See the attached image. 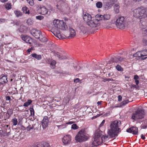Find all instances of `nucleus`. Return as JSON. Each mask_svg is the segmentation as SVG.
Returning <instances> with one entry per match:
<instances>
[{"label": "nucleus", "mask_w": 147, "mask_h": 147, "mask_svg": "<svg viewBox=\"0 0 147 147\" xmlns=\"http://www.w3.org/2000/svg\"><path fill=\"white\" fill-rule=\"evenodd\" d=\"M67 27L65 22L63 20H55L53 21V25L51 32L57 37L60 39L65 38V36L61 35L59 29L65 30Z\"/></svg>", "instance_id": "f257e3e1"}, {"label": "nucleus", "mask_w": 147, "mask_h": 147, "mask_svg": "<svg viewBox=\"0 0 147 147\" xmlns=\"http://www.w3.org/2000/svg\"><path fill=\"white\" fill-rule=\"evenodd\" d=\"M120 122L118 121H113L110 125V128L107 131V134L110 138L117 136L119 133L121 131L119 128V124H120Z\"/></svg>", "instance_id": "f03ea898"}, {"label": "nucleus", "mask_w": 147, "mask_h": 147, "mask_svg": "<svg viewBox=\"0 0 147 147\" xmlns=\"http://www.w3.org/2000/svg\"><path fill=\"white\" fill-rule=\"evenodd\" d=\"M132 12L133 16L135 18L140 19L147 18V8L143 7H138L134 9Z\"/></svg>", "instance_id": "7ed1b4c3"}, {"label": "nucleus", "mask_w": 147, "mask_h": 147, "mask_svg": "<svg viewBox=\"0 0 147 147\" xmlns=\"http://www.w3.org/2000/svg\"><path fill=\"white\" fill-rule=\"evenodd\" d=\"M102 131L99 130H97L95 134L94 141L92 144L90 145V147L96 146L104 142V140L101 136Z\"/></svg>", "instance_id": "20e7f679"}, {"label": "nucleus", "mask_w": 147, "mask_h": 147, "mask_svg": "<svg viewBox=\"0 0 147 147\" xmlns=\"http://www.w3.org/2000/svg\"><path fill=\"white\" fill-rule=\"evenodd\" d=\"M89 135L87 134L84 129L80 131L76 136V140L79 142H82L87 141L89 138Z\"/></svg>", "instance_id": "39448f33"}, {"label": "nucleus", "mask_w": 147, "mask_h": 147, "mask_svg": "<svg viewBox=\"0 0 147 147\" xmlns=\"http://www.w3.org/2000/svg\"><path fill=\"white\" fill-rule=\"evenodd\" d=\"M31 34L36 38L38 39L40 41L45 42L47 41V38L43 36L40 31L39 30L33 29L30 31Z\"/></svg>", "instance_id": "423d86ee"}, {"label": "nucleus", "mask_w": 147, "mask_h": 147, "mask_svg": "<svg viewBox=\"0 0 147 147\" xmlns=\"http://www.w3.org/2000/svg\"><path fill=\"white\" fill-rule=\"evenodd\" d=\"M145 112L142 108H138L136 111L132 114L131 118L134 120L142 119L144 118Z\"/></svg>", "instance_id": "0eeeda50"}, {"label": "nucleus", "mask_w": 147, "mask_h": 147, "mask_svg": "<svg viewBox=\"0 0 147 147\" xmlns=\"http://www.w3.org/2000/svg\"><path fill=\"white\" fill-rule=\"evenodd\" d=\"M126 21L123 17H120L118 18L115 21L117 27L121 29H124L126 23Z\"/></svg>", "instance_id": "6e6552de"}, {"label": "nucleus", "mask_w": 147, "mask_h": 147, "mask_svg": "<svg viewBox=\"0 0 147 147\" xmlns=\"http://www.w3.org/2000/svg\"><path fill=\"white\" fill-rule=\"evenodd\" d=\"M100 21L99 18L95 17V18L91 19L87 25L91 28H95L100 25Z\"/></svg>", "instance_id": "1a4fd4ad"}, {"label": "nucleus", "mask_w": 147, "mask_h": 147, "mask_svg": "<svg viewBox=\"0 0 147 147\" xmlns=\"http://www.w3.org/2000/svg\"><path fill=\"white\" fill-rule=\"evenodd\" d=\"M114 3L113 0H107L104 3V7L105 9H110L113 6Z\"/></svg>", "instance_id": "9d476101"}, {"label": "nucleus", "mask_w": 147, "mask_h": 147, "mask_svg": "<svg viewBox=\"0 0 147 147\" xmlns=\"http://www.w3.org/2000/svg\"><path fill=\"white\" fill-rule=\"evenodd\" d=\"M141 24V28H142V33L143 34L147 33V20H145L142 21V20L140 21Z\"/></svg>", "instance_id": "9b49d317"}, {"label": "nucleus", "mask_w": 147, "mask_h": 147, "mask_svg": "<svg viewBox=\"0 0 147 147\" xmlns=\"http://www.w3.org/2000/svg\"><path fill=\"white\" fill-rule=\"evenodd\" d=\"M126 131L127 132L132 133L134 135H138V128L135 126L130 127Z\"/></svg>", "instance_id": "f8f14e48"}, {"label": "nucleus", "mask_w": 147, "mask_h": 147, "mask_svg": "<svg viewBox=\"0 0 147 147\" xmlns=\"http://www.w3.org/2000/svg\"><path fill=\"white\" fill-rule=\"evenodd\" d=\"M37 10L40 12V13L43 15H45L47 14L48 12V9L45 6L39 7V6H37Z\"/></svg>", "instance_id": "ddd939ff"}, {"label": "nucleus", "mask_w": 147, "mask_h": 147, "mask_svg": "<svg viewBox=\"0 0 147 147\" xmlns=\"http://www.w3.org/2000/svg\"><path fill=\"white\" fill-rule=\"evenodd\" d=\"M95 17L98 18H99L100 21L102 20L103 19L104 20H107L110 19V16L109 14H105L104 15L97 14L95 16Z\"/></svg>", "instance_id": "4468645a"}, {"label": "nucleus", "mask_w": 147, "mask_h": 147, "mask_svg": "<svg viewBox=\"0 0 147 147\" xmlns=\"http://www.w3.org/2000/svg\"><path fill=\"white\" fill-rule=\"evenodd\" d=\"M71 140V136H70L67 135L64 136L63 138L62 142L64 144L66 145L70 143Z\"/></svg>", "instance_id": "2eb2a0df"}, {"label": "nucleus", "mask_w": 147, "mask_h": 147, "mask_svg": "<svg viewBox=\"0 0 147 147\" xmlns=\"http://www.w3.org/2000/svg\"><path fill=\"white\" fill-rule=\"evenodd\" d=\"M83 19L86 22V24H87L92 19V17L90 14L87 13H86L84 14Z\"/></svg>", "instance_id": "dca6fc26"}, {"label": "nucleus", "mask_w": 147, "mask_h": 147, "mask_svg": "<svg viewBox=\"0 0 147 147\" xmlns=\"http://www.w3.org/2000/svg\"><path fill=\"white\" fill-rule=\"evenodd\" d=\"M123 58L120 57V56H117L112 58L111 60L110 61V63L112 64L116 63H117L119 62H121L123 60Z\"/></svg>", "instance_id": "f3484780"}, {"label": "nucleus", "mask_w": 147, "mask_h": 147, "mask_svg": "<svg viewBox=\"0 0 147 147\" xmlns=\"http://www.w3.org/2000/svg\"><path fill=\"white\" fill-rule=\"evenodd\" d=\"M21 38L22 40L24 41L27 43H28L29 44H31L32 40L30 37L27 36H21Z\"/></svg>", "instance_id": "a211bd4d"}, {"label": "nucleus", "mask_w": 147, "mask_h": 147, "mask_svg": "<svg viewBox=\"0 0 147 147\" xmlns=\"http://www.w3.org/2000/svg\"><path fill=\"white\" fill-rule=\"evenodd\" d=\"M48 117L47 116H44L42 122V125L44 128H45L47 127L48 125Z\"/></svg>", "instance_id": "6ab92c4d"}, {"label": "nucleus", "mask_w": 147, "mask_h": 147, "mask_svg": "<svg viewBox=\"0 0 147 147\" xmlns=\"http://www.w3.org/2000/svg\"><path fill=\"white\" fill-rule=\"evenodd\" d=\"M53 54L55 56L57 57L60 59H64L66 58V57L65 56H63L61 54L57 52H53Z\"/></svg>", "instance_id": "aec40b11"}, {"label": "nucleus", "mask_w": 147, "mask_h": 147, "mask_svg": "<svg viewBox=\"0 0 147 147\" xmlns=\"http://www.w3.org/2000/svg\"><path fill=\"white\" fill-rule=\"evenodd\" d=\"M7 76H3L0 78V84H3L7 83Z\"/></svg>", "instance_id": "412c9836"}, {"label": "nucleus", "mask_w": 147, "mask_h": 147, "mask_svg": "<svg viewBox=\"0 0 147 147\" xmlns=\"http://www.w3.org/2000/svg\"><path fill=\"white\" fill-rule=\"evenodd\" d=\"M69 31L70 32V35L68 36L69 38H72L74 37L76 35L75 30L72 28L69 29Z\"/></svg>", "instance_id": "4be33fe9"}, {"label": "nucleus", "mask_w": 147, "mask_h": 147, "mask_svg": "<svg viewBox=\"0 0 147 147\" xmlns=\"http://www.w3.org/2000/svg\"><path fill=\"white\" fill-rule=\"evenodd\" d=\"M49 63L50 64V66L51 68L54 69L55 67L56 64V61L53 60L49 59L48 60Z\"/></svg>", "instance_id": "5701e85b"}, {"label": "nucleus", "mask_w": 147, "mask_h": 147, "mask_svg": "<svg viewBox=\"0 0 147 147\" xmlns=\"http://www.w3.org/2000/svg\"><path fill=\"white\" fill-rule=\"evenodd\" d=\"M31 55L32 57L35 58L37 60H40L42 58V56L40 55H37L36 53H32Z\"/></svg>", "instance_id": "b1692460"}, {"label": "nucleus", "mask_w": 147, "mask_h": 147, "mask_svg": "<svg viewBox=\"0 0 147 147\" xmlns=\"http://www.w3.org/2000/svg\"><path fill=\"white\" fill-rule=\"evenodd\" d=\"M80 28L81 31L83 34L87 33L88 31V29L87 27L84 26H81Z\"/></svg>", "instance_id": "393cba45"}, {"label": "nucleus", "mask_w": 147, "mask_h": 147, "mask_svg": "<svg viewBox=\"0 0 147 147\" xmlns=\"http://www.w3.org/2000/svg\"><path fill=\"white\" fill-rule=\"evenodd\" d=\"M22 11L24 13L29 14H30L29 10L28 9V8L26 6L23 7L22 9Z\"/></svg>", "instance_id": "a878e982"}, {"label": "nucleus", "mask_w": 147, "mask_h": 147, "mask_svg": "<svg viewBox=\"0 0 147 147\" xmlns=\"http://www.w3.org/2000/svg\"><path fill=\"white\" fill-rule=\"evenodd\" d=\"M114 11L116 13H118L119 12V5L116 4L114 5Z\"/></svg>", "instance_id": "bb28decb"}, {"label": "nucleus", "mask_w": 147, "mask_h": 147, "mask_svg": "<svg viewBox=\"0 0 147 147\" xmlns=\"http://www.w3.org/2000/svg\"><path fill=\"white\" fill-rule=\"evenodd\" d=\"M14 13L17 17H18L22 15V13L19 10H16L14 11Z\"/></svg>", "instance_id": "cd10ccee"}, {"label": "nucleus", "mask_w": 147, "mask_h": 147, "mask_svg": "<svg viewBox=\"0 0 147 147\" xmlns=\"http://www.w3.org/2000/svg\"><path fill=\"white\" fill-rule=\"evenodd\" d=\"M140 127L142 129H145L147 128V121H145L141 125Z\"/></svg>", "instance_id": "c85d7f7f"}, {"label": "nucleus", "mask_w": 147, "mask_h": 147, "mask_svg": "<svg viewBox=\"0 0 147 147\" xmlns=\"http://www.w3.org/2000/svg\"><path fill=\"white\" fill-rule=\"evenodd\" d=\"M142 42L144 45L146 46L147 45V37L144 35L143 38Z\"/></svg>", "instance_id": "c756f323"}, {"label": "nucleus", "mask_w": 147, "mask_h": 147, "mask_svg": "<svg viewBox=\"0 0 147 147\" xmlns=\"http://www.w3.org/2000/svg\"><path fill=\"white\" fill-rule=\"evenodd\" d=\"M129 102V101L128 100H125L121 102L120 104L121 106H123L125 105Z\"/></svg>", "instance_id": "7c9ffc66"}, {"label": "nucleus", "mask_w": 147, "mask_h": 147, "mask_svg": "<svg viewBox=\"0 0 147 147\" xmlns=\"http://www.w3.org/2000/svg\"><path fill=\"white\" fill-rule=\"evenodd\" d=\"M5 7L7 10H9L11 8V3H7L5 5Z\"/></svg>", "instance_id": "2f4dec72"}, {"label": "nucleus", "mask_w": 147, "mask_h": 147, "mask_svg": "<svg viewBox=\"0 0 147 147\" xmlns=\"http://www.w3.org/2000/svg\"><path fill=\"white\" fill-rule=\"evenodd\" d=\"M11 122L13 124V125L14 126L16 125L18 123L17 119L15 118L12 119Z\"/></svg>", "instance_id": "473e14b6"}, {"label": "nucleus", "mask_w": 147, "mask_h": 147, "mask_svg": "<svg viewBox=\"0 0 147 147\" xmlns=\"http://www.w3.org/2000/svg\"><path fill=\"white\" fill-rule=\"evenodd\" d=\"M141 57H144L147 56V50H144L141 51Z\"/></svg>", "instance_id": "72a5a7b5"}, {"label": "nucleus", "mask_w": 147, "mask_h": 147, "mask_svg": "<svg viewBox=\"0 0 147 147\" xmlns=\"http://www.w3.org/2000/svg\"><path fill=\"white\" fill-rule=\"evenodd\" d=\"M109 136L108 135H103L101 134V136L102 137V138H103V140H104V142H106V141H107L109 140Z\"/></svg>", "instance_id": "f704fd0d"}, {"label": "nucleus", "mask_w": 147, "mask_h": 147, "mask_svg": "<svg viewBox=\"0 0 147 147\" xmlns=\"http://www.w3.org/2000/svg\"><path fill=\"white\" fill-rule=\"evenodd\" d=\"M141 51H140L137 52L134 55V56L135 57H142V55L141 54Z\"/></svg>", "instance_id": "c9c22d12"}, {"label": "nucleus", "mask_w": 147, "mask_h": 147, "mask_svg": "<svg viewBox=\"0 0 147 147\" xmlns=\"http://www.w3.org/2000/svg\"><path fill=\"white\" fill-rule=\"evenodd\" d=\"M102 4L101 2H98L96 3V6L98 8H101L102 7Z\"/></svg>", "instance_id": "e433bc0d"}, {"label": "nucleus", "mask_w": 147, "mask_h": 147, "mask_svg": "<svg viewBox=\"0 0 147 147\" xmlns=\"http://www.w3.org/2000/svg\"><path fill=\"white\" fill-rule=\"evenodd\" d=\"M18 30L20 32L23 33L24 32L25 30L24 27L22 26H20L18 29Z\"/></svg>", "instance_id": "4c0bfd02"}, {"label": "nucleus", "mask_w": 147, "mask_h": 147, "mask_svg": "<svg viewBox=\"0 0 147 147\" xmlns=\"http://www.w3.org/2000/svg\"><path fill=\"white\" fill-rule=\"evenodd\" d=\"M27 2L31 6H33L34 5V3L33 0H26Z\"/></svg>", "instance_id": "58836bf2"}, {"label": "nucleus", "mask_w": 147, "mask_h": 147, "mask_svg": "<svg viewBox=\"0 0 147 147\" xmlns=\"http://www.w3.org/2000/svg\"><path fill=\"white\" fill-rule=\"evenodd\" d=\"M30 113L31 115L34 116V111L33 108L30 107Z\"/></svg>", "instance_id": "ea45409f"}, {"label": "nucleus", "mask_w": 147, "mask_h": 147, "mask_svg": "<svg viewBox=\"0 0 147 147\" xmlns=\"http://www.w3.org/2000/svg\"><path fill=\"white\" fill-rule=\"evenodd\" d=\"M27 23L29 25H31L33 24V22L31 19H28L27 21Z\"/></svg>", "instance_id": "a19ab883"}, {"label": "nucleus", "mask_w": 147, "mask_h": 147, "mask_svg": "<svg viewBox=\"0 0 147 147\" xmlns=\"http://www.w3.org/2000/svg\"><path fill=\"white\" fill-rule=\"evenodd\" d=\"M78 127L76 125V124H74L71 126V128L73 129H78Z\"/></svg>", "instance_id": "79ce46f5"}, {"label": "nucleus", "mask_w": 147, "mask_h": 147, "mask_svg": "<svg viewBox=\"0 0 147 147\" xmlns=\"http://www.w3.org/2000/svg\"><path fill=\"white\" fill-rule=\"evenodd\" d=\"M116 67V69L118 71H122L123 70V69L119 65H117Z\"/></svg>", "instance_id": "37998d69"}, {"label": "nucleus", "mask_w": 147, "mask_h": 147, "mask_svg": "<svg viewBox=\"0 0 147 147\" xmlns=\"http://www.w3.org/2000/svg\"><path fill=\"white\" fill-rule=\"evenodd\" d=\"M34 127V126L33 125H32V126H31V125H29V126L27 127V130L30 131L31 129H33Z\"/></svg>", "instance_id": "c03bdc74"}, {"label": "nucleus", "mask_w": 147, "mask_h": 147, "mask_svg": "<svg viewBox=\"0 0 147 147\" xmlns=\"http://www.w3.org/2000/svg\"><path fill=\"white\" fill-rule=\"evenodd\" d=\"M42 147H50V146L49 143L46 142H45L42 144Z\"/></svg>", "instance_id": "a18cd8bd"}, {"label": "nucleus", "mask_w": 147, "mask_h": 147, "mask_svg": "<svg viewBox=\"0 0 147 147\" xmlns=\"http://www.w3.org/2000/svg\"><path fill=\"white\" fill-rule=\"evenodd\" d=\"M36 19L39 20H41L43 19L44 17L42 16H38L36 17Z\"/></svg>", "instance_id": "49530a36"}, {"label": "nucleus", "mask_w": 147, "mask_h": 147, "mask_svg": "<svg viewBox=\"0 0 147 147\" xmlns=\"http://www.w3.org/2000/svg\"><path fill=\"white\" fill-rule=\"evenodd\" d=\"M11 109H9L8 110L7 113L9 115H11L13 111Z\"/></svg>", "instance_id": "de8ad7c7"}, {"label": "nucleus", "mask_w": 147, "mask_h": 147, "mask_svg": "<svg viewBox=\"0 0 147 147\" xmlns=\"http://www.w3.org/2000/svg\"><path fill=\"white\" fill-rule=\"evenodd\" d=\"M6 100H9L10 102V100H11V97L9 96H6L5 97Z\"/></svg>", "instance_id": "09e8293b"}, {"label": "nucleus", "mask_w": 147, "mask_h": 147, "mask_svg": "<svg viewBox=\"0 0 147 147\" xmlns=\"http://www.w3.org/2000/svg\"><path fill=\"white\" fill-rule=\"evenodd\" d=\"M118 101L121 102L122 100V97L121 95H119L118 96Z\"/></svg>", "instance_id": "8fccbe9b"}, {"label": "nucleus", "mask_w": 147, "mask_h": 147, "mask_svg": "<svg viewBox=\"0 0 147 147\" xmlns=\"http://www.w3.org/2000/svg\"><path fill=\"white\" fill-rule=\"evenodd\" d=\"M79 81L80 79L79 78H76L74 80V82L76 83L78 82Z\"/></svg>", "instance_id": "3c124183"}, {"label": "nucleus", "mask_w": 147, "mask_h": 147, "mask_svg": "<svg viewBox=\"0 0 147 147\" xmlns=\"http://www.w3.org/2000/svg\"><path fill=\"white\" fill-rule=\"evenodd\" d=\"M14 23L15 25L17 26H18L20 24L19 22L16 20L14 21Z\"/></svg>", "instance_id": "603ef678"}, {"label": "nucleus", "mask_w": 147, "mask_h": 147, "mask_svg": "<svg viewBox=\"0 0 147 147\" xmlns=\"http://www.w3.org/2000/svg\"><path fill=\"white\" fill-rule=\"evenodd\" d=\"M75 123V122L74 121H69L66 124H67L71 125V124H72Z\"/></svg>", "instance_id": "864d4df0"}, {"label": "nucleus", "mask_w": 147, "mask_h": 147, "mask_svg": "<svg viewBox=\"0 0 147 147\" xmlns=\"http://www.w3.org/2000/svg\"><path fill=\"white\" fill-rule=\"evenodd\" d=\"M139 78L138 76L137 75H135L134 76V79L135 80H138L139 79Z\"/></svg>", "instance_id": "5fc2aeb1"}, {"label": "nucleus", "mask_w": 147, "mask_h": 147, "mask_svg": "<svg viewBox=\"0 0 147 147\" xmlns=\"http://www.w3.org/2000/svg\"><path fill=\"white\" fill-rule=\"evenodd\" d=\"M29 105L27 102H25L24 104V106L25 107H27Z\"/></svg>", "instance_id": "6e6d98bb"}, {"label": "nucleus", "mask_w": 147, "mask_h": 147, "mask_svg": "<svg viewBox=\"0 0 147 147\" xmlns=\"http://www.w3.org/2000/svg\"><path fill=\"white\" fill-rule=\"evenodd\" d=\"M105 120H103L102 121V123H101L100 124V127H102V126L104 124V123L105 122Z\"/></svg>", "instance_id": "4d7b16f0"}, {"label": "nucleus", "mask_w": 147, "mask_h": 147, "mask_svg": "<svg viewBox=\"0 0 147 147\" xmlns=\"http://www.w3.org/2000/svg\"><path fill=\"white\" fill-rule=\"evenodd\" d=\"M141 138L143 140H144L145 139V136L143 134H142L141 136Z\"/></svg>", "instance_id": "13d9d810"}, {"label": "nucleus", "mask_w": 147, "mask_h": 147, "mask_svg": "<svg viewBox=\"0 0 147 147\" xmlns=\"http://www.w3.org/2000/svg\"><path fill=\"white\" fill-rule=\"evenodd\" d=\"M32 48V47H31V48L29 49H28L27 52H28V53H30V52L31 51Z\"/></svg>", "instance_id": "bf43d9fd"}, {"label": "nucleus", "mask_w": 147, "mask_h": 147, "mask_svg": "<svg viewBox=\"0 0 147 147\" xmlns=\"http://www.w3.org/2000/svg\"><path fill=\"white\" fill-rule=\"evenodd\" d=\"M32 100H28V101L27 102L28 104L29 105H30L31 103H32Z\"/></svg>", "instance_id": "052dcab7"}, {"label": "nucleus", "mask_w": 147, "mask_h": 147, "mask_svg": "<svg viewBox=\"0 0 147 147\" xmlns=\"http://www.w3.org/2000/svg\"><path fill=\"white\" fill-rule=\"evenodd\" d=\"M135 82L136 85H138L139 83V81L138 80H135Z\"/></svg>", "instance_id": "680f3d73"}, {"label": "nucleus", "mask_w": 147, "mask_h": 147, "mask_svg": "<svg viewBox=\"0 0 147 147\" xmlns=\"http://www.w3.org/2000/svg\"><path fill=\"white\" fill-rule=\"evenodd\" d=\"M113 79L112 78H107V80L108 81H113Z\"/></svg>", "instance_id": "e2e57ef3"}, {"label": "nucleus", "mask_w": 147, "mask_h": 147, "mask_svg": "<svg viewBox=\"0 0 147 147\" xmlns=\"http://www.w3.org/2000/svg\"><path fill=\"white\" fill-rule=\"evenodd\" d=\"M8 0H0L1 1L2 3H5L7 2Z\"/></svg>", "instance_id": "0e129e2a"}, {"label": "nucleus", "mask_w": 147, "mask_h": 147, "mask_svg": "<svg viewBox=\"0 0 147 147\" xmlns=\"http://www.w3.org/2000/svg\"><path fill=\"white\" fill-rule=\"evenodd\" d=\"M102 101H98L97 103V104H98V105H101V102H102Z\"/></svg>", "instance_id": "69168bd1"}, {"label": "nucleus", "mask_w": 147, "mask_h": 147, "mask_svg": "<svg viewBox=\"0 0 147 147\" xmlns=\"http://www.w3.org/2000/svg\"><path fill=\"white\" fill-rule=\"evenodd\" d=\"M108 81L107 80V78H105V79H104L103 80H102V81L103 82H106V81Z\"/></svg>", "instance_id": "338daca9"}, {"label": "nucleus", "mask_w": 147, "mask_h": 147, "mask_svg": "<svg viewBox=\"0 0 147 147\" xmlns=\"http://www.w3.org/2000/svg\"><path fill=\"white\" fill-rule=\"evenodd\" d=\"M132 87L134 88H136V86L135 84H133L132 85Z\"/></svg>", "instance_id": "774afa93"}]
</instances>
